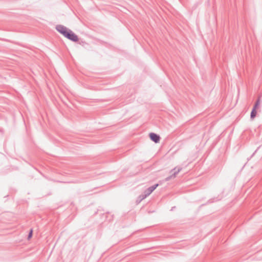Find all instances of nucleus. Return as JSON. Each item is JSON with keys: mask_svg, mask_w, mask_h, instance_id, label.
<instances>
[{"mask_svg": "<svg viewBox=\"0 0 262 262\" xmlns=\"http://www.w3.org/2000/svg\"><path fill=\"white\" fill-rule=\"evenodd\" d=\"M149 138L150 140L155 143H157L160 141V137L157 134L151 133L149 134Z\"/></svg>", "mask_w": 262, "mask_h": 262, "instance_id": "4", "label": "nucleus"}, {"mask_svg": "<svg viewBox=\"0 0 262 262\" xmlns=\"http://www.w3.org/2000/svg\"><path fill=\"white\" fill-rule=\"evenodd\" d=\"M259 104H260V98H258L256 100L253 108H255V110H256L257 108V107H258V106L259 105Z\"/></svg>", "mask_w": 262, "mask_h": 262, "instance_id": "7", "label": "nucleus"}, {"mask_svg": "<svg viewBox=\"0 0 262 262\" xmlns=\"http://www.w3.org/2000/svg\"><path fill=\"white\" fill-rule=\"evenodd\" d=\"M182 169L181 167H176L173 169L171 170V172L173 171V173L169 177H167L165 178V181H168L170 180L172 178H175L177 174Z\"/></svg>", "mask_w": 262, "mask_h": 262, "instance_id": "2", "label": "nucleus"}, {"mask_svg": "<svg viewBox=\"0 0 262 262\" xmlns=\"http://www.w3.org/2000/svg\"><path fill=\"white\" fill-rule=\"evenodd\" d=\"M32 235H33V230L31 229L30 230L29 234L28 235L27 239L28 241L30 240L31 239V238L32 237Z\"/></svg>", "mask_w": 262, "mask_h": 262, "instance_id": "8", "label": "nucleus"}, {"mask_svg": "<svg viewBox=\"0 0 262 262\" xmlns=\"http://www.w3.org/2000/svg\"><path fill=\"white\" fill-rule=\"evenodd\" d=\"M174 208H175V207H172L171 209V211H172L173 210H174Z\"/></svg>", "mask_w": 262, "mask_h": 262, "instance_id": "9", "label": "nucleus"}, {"mask_svg": "<svg viewBox=\"0 0 262 262\" xmlns=\"http://www.w3.org/2000/svg\"><path fill=\"white\" fill-rule=\"evenodd\" d=\"M147 197V194H145L144 192L142 194L140 195L138 198L137 202H140L143 200Z\"/></svg>", "mask_w": 262, "mask_h": 262, "instance_id": "5", "label": "nucleus"}, {"mask_svg": "<svg viewBox=\"0 0 262 262\" xmlns=\"http://www.w3.org/2000/svg\"><path fill=\"white\" fill-rule=\"evenodd\" d=\"M256 110H255V108H252L250 114V118L251 119H253L256 117Z\"/></svg>", "mask_w": 262, "mask_h": 262, "instance_id": "6", "label": "nucleus"}, {"mask_svg": "<svg viewBox=\"0 0 262 262\" xmlns=\"http://www.w3.org/2000/svg\"><path fill=\"white\" fill-rule=\"evenodd\" d=\"M159 186L158 184H156L144 190V193L147 194V196H149Z\"/></svg>", "mask_w": 262, "mask_h": 262, "instance_id": "3", "label": "nucleus"}, {"mask_svg": "<svg viewBox=\"0 0 262 262\" xmlns=\"http://www.w3.org/2000/svg\"><path fill=\"white\" fill-rule=\"evenodd\" d=\"M56 29L64 37L73 42H77L79 40L78 37L76 34H75L71 30L63 25H56Z\"/></svg>", "mask_w": 262, "mask_h": 262, "instance_id": "1", "label": "nucleus"}]
</instances>
